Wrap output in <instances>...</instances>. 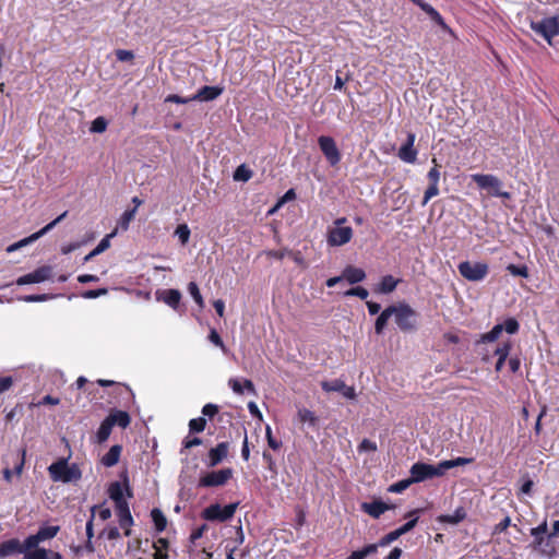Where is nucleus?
I'll list each match as a JSON object with an SVG mask.
<instances>
[{"instance_id":"nucleus-35","label":"nucleus","mask_w":559,"mask_h":559,"mask_svg":"<svg viewBox=\"0 0 559 559\" xmlns=\"http://www.w3.org/2000/svg\"><path fill=\"white\" fill-rule=\"evenodd\" d=\"M473 462H474V457L459 456V457H456L454 460L441 461L440 465H441L442 473L444 474L445 471H448L450 468H453V467H456V466H464V465L471 464Z\"/></svg>"},{"instance_id":"nucleus-16","label":"nucleus","mask_w":559,"mask_h":559,"mask_svg":"<svg viewBox=\"0 0 559 559\" xmlns=\"http://www.w3.org/2000/svg\"><path fill=\"white\" fill-rule=\"evenodd\" d=\"M52 274V267L50 265H43L37 267L35 271L27 273L23 276H20L16 280V285H28V284H36L41 283L51 277Z\"/></svg>"},{"instance_id":"nucleus-26","label":"nucleus","mask_w":559,"mask_h":559,"mask_svg":"<svg viewBox=\"0 0 559 559\" xmlns=\"http://www.w3.org/2000/svg\"><path fill=\"white\" fill-rule=\"evenodd\" d=\"M106 419L109 420L112 427L118 426L122 429H126L131 423L129 413L120 409H111Z\"/></svg>"},{"instance_id":"nucleus-49","label":"nucleus","mask_w":559,"mask_h":559,"mask_svg":"<svg viewBox=\"0 0 559 559\" xmlns=\"http://www.w3.org/2000/svg\"><path fill=\"white\" fill-rule=\"evenodd\" d=\"M107 120L104 117H97L93 120L91 131L95 133H102L107 129Z\"/></svg>"},{"instance_id":"nucleus-19","label":"nucleus","mask_w":559,"mask_h":559,"mask_svg":"<svg viewBox=\"0 0 559 559\" xmlns=\"http://www.w3.org/2000/svg\"><path fill=\"white\" fill-rule=\"evenodd\" d=\"M115 507L120 527L124 530L126 536H130V527L133 525V518L131 515L128 501L115 504Z\"/></svg>"},{"instance_id":"nucleus-23","label":"nucleus","mask_w":559,"mask_h":559,"mask_svg":"<svg viewBox=\"0 0 559 559\" xmlns=\"http://www.w3.org/2000/svg\"><path fill=\"white\" fill-rule=\"evenodd\" d=\"M224 88L219 86H202L197 94L191 96V99L200 102H211L222 95Z\"/></svg>"},{"instance_id":"nucleus-30","label":"nucleus","mask_w":559,"mask_h":559,"mask_svg":"<svg viewBox=\"0 0 559 559\" xmlns=\"http://www.w3.org/2000/svg\"><path fill=\"white\" fill-rule=\"evenodd\" d=\"M122 452V445L115 444L109 451L102 457V464L106 467L115 466L119 460Z\"/></svg>"},{"instance_id":"nucleus-5","label":"nucleus","mask_w":559,"mask_h":559,"mask_svg":"<svg viewBox=\"0 0 559 559\" xmlns=\"http://www.w3.org/2000/svg\"><path fill=\"white\" fill-rule=\"evenodd\" d=\"M346 222V217H338L334 226L328 229L326 242L330 247H342L352 240L354 230L350 226H343Z\"/></svg>"},{"instance_id":"nucleus-3","label":"nucleus","mask_w":559,"mask_h":559,"mask_svg":"<svg viewBox=\"0 0 559 559\" xmlns=\"http://www.w3.org/2000/svg\"><path fill=\"white\" fill-rule=\"evenodd\" d=\"M26 461V447L23 445L16 450H10L3 455L2 462L4 468L2 471L3 479L11 484L13 476L21 477L24 472Z\"/></svg>"},{"instance_id":"nucleus-36","label":"nucleus","mask_w":559,"mask_h":559,"mask_svg":"<svg viewBox=\"0 0 559 559\" xmlns=\"http://www.w3.org/2000/svg\"><path fill=\"white\" fill-rule=\"evenodd\" d=\"M512 347V342L510 340H507L497 345L492 355L496 356L497 359L507 360L510 356Z\"/></svg>"},{"instance_id":"nucleus-52","label":"nucleus","mask_w":559,"mask_h":559,"mask_svg":"<svg viewBox=\"0 0 559 559\" xmlns=\"http://www.w3.org/2000/svg\"><path fill=\"white\" fill-rule=\"evenodd\" d=\"M511 526L510 516L503 518L498 524L493 526L492 535H497L506 532Z\"/></svg>"},{"instance_id":"nucleus-21","label":"nucleus","mask_w":559,"mask_h":559,"mask_svg":"<svg viewBox=\"0 0 559 559\" xmlns=\"http://www.w3.org/2000/svg\"><path fill=\"white\" fill-rule=\"evenodd\" d=\"M155 297L157 301H163L174 310H177L181 300V293L178 289H157Z\"/></svg>"},{"instance_id":"nucleus-8","label":"nucleus","mask_w":559,"mask_h":559,"mask_svg":"<svg viewBox=\"0 0 559 559\" xmlns=\"http://www.w3.org/2000/svg\"><path fill=\"white\" fill-rule=\"evenodd\" d=\"M531 28L549 44L559 35V15L544 17L540 21H531Z\"/></svg>"},{"instance_id":"nucleus-45","label":"nucleus","mask_w":559,"mask_h":559,"mask_svg":"<svg viewBox=\"0 0 559 559\" xmlns=\"http://www.w3.org/2000/svg\"><path fill=\"white\" fill-rule=\"evenodd\" d=\"M136 209L127 210L120 217L119 226L122 230H127L129 228L130 222L134 218Z\"/></svg>"},{"instance_id":"nucleus-31","label":"nucleus","mask_w":559,"mask_h":559,"mask_svg":"<svg viewBox=\"0 0 559 559\" xmlns=\"http://www.w3.org/2000/svg\"><path fill=\"white\" fill-rule=\"evenodd\" d=\"M394 310L395 306L391 305L386 307L377 318L374 323V331L378 335L383 333V330L385 329L389 319L393 316Z\"/></svg>"},{"instance_id":"nucleus-47","label":"nucleus","mask_w":559,"mask_h":559,"mask_svg":"<svg viewBox=\"0 0 559 559\" xmlns=\"http://www.w3.org/2000/svg\"><path fill=\"white\" fill-rule=\"evenodd\" d=\"M368 290L362 286L353 287L344 293V296L346 297L356 296L362 300H365L368 297Z\"/></svg>"},{"instance_id":"nucleus-37","label":"nucleus","mask_w":559,"mask_h":559,"mask_svg":"<svg viewBox=\"0 0 559 559\" xmlns=\"http://www.w3.org/2000/svg\"><path fill=\"white\" fill-rule=\"evenodd\" d=\"M111 424L105 418L96 432V442L99 444L106 442L111 433Z\"/></svg>"},{"instance_id":"nucleus-13","label":"nucleus","mask_w":559,"mask_h":559,"mask_svg":"<svg viewBox=\"0 0 559 559\" xmlns=\"http://www.w3.org/2000/svg\"><path fill=\"white\" fill-rule=\"evenodd\" d=\"M319 147L331 166H335L341 162L342 155L335 140L329 135H321L318 139Z\"/></svg>"},{"instance_id":"nucleus-12","label":"nucleus","mask_w":559,"mask_h":559,"mask_svg":"<svg viewBox=\"0 0 559 559\" xmlns=\"http://www.w3.org/2000/svg\"><path fill=\"white\" fill-rule=\"evenodd\" d=\"M233 477L231 468H223L213 471L201 476L199 479V487H218L224 486Z\"/></svg>"},{"instance_id":"nucleus-34","label":"nucleus","mask_w":559,"mask_h":559,"mask_svg":"<svg viewBox=\"0 0 559 559\" xmlns=\"http://www.w3.org/2000/svg\"><path fill=\"white\" fill-rule=\"evenodd\" d=\"M151 518H152V521L154 523V527H155V531L157 533H162L166 530L167 527V519L165 516V514L163 513V511L158 508H154L152 511H151Z\"/></svg>"},{"instance_id":"nucleus-39","label":"nucleus","mask_w":559,"mask_h":559,"mask_svg":"<svg viewBox=\"0 0 559 559\" xmlns=\"http://www.w3.org/2000/svg\"><path fill=\"white\" fill-rule=\"evenodd\" d=\"M168 547H169V540L167 538H164V537L157 538V540H155L153 543V548L155 549V552L153 555L154 559H157V554L165 555L166 559H168V552H167Z\"/></svg>"},{"instance_id":"nucleus-57","label":"nucleus","mask_w":559,"mask_h":559,"mask_svg":"<svg viewBox=\"0 0 559 559\" xmlns=\"http://www.w3.org/2000/svg\"><path fill=\"white\" fill-rule=\"evenodd\" d=\"M165 102L166 103H175V104H188L190 102H193V99H191V96L190 97H182V96H179L177 94H169L165 98Z\"/></svg>"},{"instance_id":"nucleus-10","label":"nucleus","mask_w":559,"mask_h":559,"mask_svg":"<svg viewBox=\"0 0 559 559\" xmlns=\"http://www.w3.org/2000/svg\"><path fill=\"white\" fill-rule=\"evenodd\" d=\"M457 270L461 276L471 282L483 281L489 273V266L485 262L463 261L457 265Z\"/></svg>"},{"instance_id":"nucleus-44","label":"nucleus","mask_w":559,"mask_h":559,"mask_svg":"<svg viewBox=\"0 0 559 559\" xmlns=\"http://www.w3.org/2000/svg\"><path fill=\"white\" fill-rule=\"evenodd\" d=\"M507 271L514 276H521L524 278H527L530 275L528 267L525 264H522V265L509 264L507 266Z\"/></svg>"},{"instance_id":"nucleus-9","label":"nucleus","mask_w":559,"mask_h":559,"mask_svg":"<svg viewBox=\"0 0 559 559\" xmlns=\"http://www.w3.org/2000/svg\"><path fill=\"white\" fill-rule=\"evenodd\" d=\"M238 506L239 502H235L222 508L218 503H214L205 508L202 511L201 516L206 521L226 522L234 516Z\"/></svg>"},{"instance_id":"nucleus-61","label":"nucleus","mask_w":559,"mask_h":559,"mask_svg":"<svg viewBox=\"0 0 559 559\" xmlns=\"http://www.w3.org/2000/svg\"><path fill=\"white\" fill-rule=\"evenodd\" d=\"M228 385L231 388V390L239 395L243 394V388L242 382L236 378H231L228 381Z\"/></svg>"},{"instance_id":"nucleus-1","label":"nucleus","mask_w":559,"mask_h":559,"mask_svg":"<svg viewBox=\"0 0 559 559\" xmlns=\"http://www.w3.org/2000/svg\"><path fill=\"white\" fill-rule=\"evenodd\" d=\"M59 532V525L40 526L36 534L27 536L23 543L24 559H48V550L38 547V545L52 539Z\"/></svg>"},{"instance_id":"nucleus-43","label":"nucleus","mask_w":559,"mask_h":559,"mask_svg":"<svg viewBox=\"0 0 559 559\" xmlns=\"http://www.w3.org/2000/svg\"><path fill=\"white\" fill-rule=\"evenodd\" d=\"M190 234L191 231L187 224L178 225L175 230V235L178 237L181 245H186L189 241Z\"/></svg>"},{"instance_id":"nucleus-2","label":"nucleus","mask_w":559,"mask_h":559,"mask_svg":"<svg viewBox=\"0 0 559 559\" xmlns=\"http://www.w3.org/2000/svg\"><path fill=\"white\" fill-rule=\"evenodd\" d=\"M520 330V323L515 318H508L503 321V323H498L493 325V328L479 336V338L475 342L476 352L480 355L481 360L484 362H488L491 358L490 353L483 348L481 346L487 343L496 342L501 333L506 331L508 334H516Z\"/></svg>"},{"instance_id":"nucleus-24","label":"nucleus","mask_w":559,"mask_h":559,"mask_svg":"<svg viewBox=\"0 0 559 559\" xmlns=\"http://www.w3.org/2000/svg\"><path fill=\"white\" fill-rule=\"evenodd\" d=\"M24 546L17 538H11L0 544V559L17 554L24 555Z\"/></svg>"},{"instance_id":"nucleus-58","label":"nucleus","mask_w":559,"mask_h":559,"mask_svg":"<svg viewBox=\"0 0 559 559\" xmlns=\"http://www.w3.org/2000/svg\"><path fill=\"white\" fill-rule=\"evenodd\" d=\"M120 477H121L122 483H123V493L126 492L127 497L132 498L133 497V490H132V488L130 486V480H129L128 472L124 471L123 473H121Z\"/></svg>"},{"instance_id":"nucleus-40","label":"nucleus","mask_w":559,"mask_h":559,"mask_svg":"<svg viewBox=\"0 0 559 559\" xmlns=\"http://www.w3.org/2000/svg\"><path fill=\"white\" fill-rule=\"evenodd\" d=\"M206 427V419L204 417L192 418L189 421V431L191 433H200L204 431Z\"/></svg>"},{"instance_id":"nucleus-60","label":"nucleus","mask_w":559,"mask_h":559,"mask_svg":"<svg viewBox=\"0 0 559 559\" xmlns=\"http://www.w3.org/2000/svg\"><path fill=\"white\" fill-rule=\"evenodd\" d=\"M114 234L107 235L104 237L99 243L94 248V250L100 254L105 250H107L110 247V237H112Z\"/></svg>"},{"instance_id":"nucleus-25","label":"nucleus","mask_w":559,"mask_h":559,"mask_svg":"<svg viewBox=\"0 0 559 559\" xmlns=\"http://www.w3.org/2000/svg\"><path fill=\"white\" fill-rule=\"evenodd\" d=\"M361 509L364 512L369 514L370 516L378 519L380 518L385 511L390 510L391 507L381 501V500H374L372 502H365L361 504Z\"/></svg>"},{"instance_id":"nucleus-55","label":"nucleus","mask_w":559,"mask_h":559,"mask_svg":"<svg viewBox=\"0 0 559 559\" xmlns=\"http://www.w3.org/2000/svg\"><path fill=\"white\" fill-rule=\"evenodd\" d=\"M530 533L533 537H537L538 535L547 536L549 534L547 521L544 520L538 526L532 527Z\"/></svg>"},{"instance_id":"nucleus-50","label":"nucleus","mask_w":559,"mask_h":559,"mask_svg":"<svg viewBox=\"0 0 559 559\" xmlns=\"http://www.w3.org/2000/svg\"><path fill=\"white\" fill-rule=\"evenodd\" d=\"M107 293H108L107 288H97V289L85 290L81 294V296L85 299H95L100 296L107 295Z\"/></svg>"},{"instance_id":"nucleus-4","label":"nucleus","mask_w":559,"mask_h":559,"mask_svg":"<svg viewBox=\"0 0 559 559\" xmlns=\"http://www.w3.org/2000/svg\"><path fill=\"white\" fill-rule=\"evenodd\" d=\"M48 473L52 481L71 483L82 478V471L79 465H69L68 459L61 457L48 466Z\"/></svg>"},{"instance_id":"nucleus-38","label":"nucleus","mask_w":559,"mask_h":559,"mask_svg":"<svg viewBox=\"0 0 559 559\" xmlns=\"http://www.w3.org/2000/svg\"><path fill=\"white\" fill-rule=\"evenodd\" d=\"M253 173L252 170L247 167L245 164L238 166L236 170L234 171L233 178L235 181H248L251 179Z\"/></svg>"},{"instance_id":"nucleus-15","label":"nucleus","mask_w":559,"mask_h":559,"mask_svg":"<svg viewBox=\"0 0 559 559\" xmlns=\"http://www.w3.org/2000/svg\"><path fill=\"white\" fill-rule=\"evenodd\" d=\"M530 547L538 552L540 556L547 558H554L557 555L554 537H550V533L547 536L533 537Z\"/></svg>"},{"instance_id":"nucleus-63","label":"nucleus","mask_w":559,"mask_h":559,"mask_svg":"<svg viewBox=\"0 0 559 559\" xmlns=\"http://www.w3.org/2000/svg\"><path fill=\"white\" fill-rule=\"evenodd\" d=\"M288 253H289L288 249L266 251V255L267 257L274 258V259H277V260L284 259L286 255H288Z\"/></svg>"},{"instance_id":"nucleus-29","label":"nucleus","mask_w":559,"mask_h":559,"mask_svg":"<svg viewBox=\"0 0 559 559\" xmlns=\"http://www.w3.org/2000/svg\"><path fill=\"white\" fill-rule=\"evenodd\" d=\"M466 511L463 507L455 509L453 514H441L437 518L439 523L456 525L466 519Z\"/></svg>"},{"instance_id":"nucleus-6","label":"nucleus","mask_w":559,"mask_h":559,"mask_svg":"<svg viewBox=\"0 0 559 559\" xmlns=\"http://www.w3.org/2000/svg\"><path fill=\"white\" fill-rule=\"evenodd\" d=\"M393 312L394 321L402 332H413L417 329L418 313L406 302H400Z\"/></svg>"},{"instance_id":"nucleus-64","label":"nucleus","mask_w":559,"mask_h":559,"mask_svg":"<svg viewBox=\"0 0 559 559\" xmlns=\"http://www.w3.org/2000/svg\"><path fill=\"white\" fill-rule=\"evenodd\" d=\"M202 444V439H200L199 437H194V438H186L183 441H182V445L185 449H191L193 447H198V445H201Z\"/></svg>"},{"instance_id":"nucleus-18","label":"nucleus","mask_w":559,"mask_h":559,"mask_svg":"<svg viewBox=\"0 0 559 559\" xmlns=\"http://www.w3.org/2000/svg\"><path fill=\"white\" fill-rule=\"evenodd\" d=\"M321 388L325 392H340L344 397L348 400H354L356 397L355 388L346 385L345 382L341 379L323 381L321 383Z\"/></svg>"},{"instance_id":"nucleus-32","label":"nucleus","mask_w":559,"mask_h":559,"mask_svg":"<svg viewBox=\"0 0 559 559\" xmlns=\"http://www.w3.org/2000/svg\"><path fill=\"white\" fill-rule=\"evenodd\" d=\"M108 496L115 504L127 502L123 495V483L112 481L108 487Z\"/></svg>"},{"instance_id":"nucleus-22","label":"nucleus","mask_w":559,"mask_h":559,"mask_svg":"<svg viewBox=\"0 0 559 559\" xmlns=\"http://www.w3.org/2000/svg\"><path fill=\"white\" fill-rule=\"evenodd\" d=\"M68 215V211H64L62 214H60L57 218H55L52 222H50L49 224H47L45 227H43L41 229H39L38 231L32 234L31 236L26 237V238H23L21 240H19V243L22 247H25L34 241H36L37 239H39L40 237H43L44 235H46L48 231H50L57 224H59L62 219L66 218V216Z\"/></svg>"},{"instance_id":"nucleus-33","label":"nucleus","mask_w":559,"mask_h":559,"mask_svg":"<svg viewBox=\"0 0 559 559\" xmlns=\"http://www.w3.org/2000/svg\"><path fill=\"white\" fill-rule=\"evenodd\" d=\"M420 512L419 509H415V510H412L409 511L405 516L406 518H412L409 521H407L405 524H403L402 526L397 527L395 531L396 533L399 534V536L401 537L402 535L411 532L416 525H417V522H418V513Z\"/></svg>"},{"instance_id":"nucleus-54","label":"nucleus","mask_w":559,"mask_h":559,"mask_svg":"<svg viewBox=\"0 0 559 559\" xmlns=\"http://www.w3.org/2000/svg\"><path fill=\"white\" fill-rule=\"evenodd\" d=\"M508 367L511 373H518L521 369V359L519 355L509 356L507 359Z\"/></svg>"},{"instance_id":"nucleus-17","label":"nucleus","mask_w":559,"mask_h":559,"mask_svg":"<svg viewBox=\"0 0 559 559\" xmlns=\"http://www.w3.org/2000/svg\"><path fill=\"white\" fill-rule=\"evenodd\" d=\"M416 135L413 132L407 133L405 143H403L399 150L397 156L401 160L414 164L417 160V150L414 147Z\"/></svg>"},{"instance_id":"nucleus-7","label":"nucleus","mask_w":559,"mask_h":559,"mask_svg":"<svg viewBox=\"0 0 559 559\" xmlns=\"http://www.w3.org/2000/svg\"><path fill=\"white\" fill-rule=\"evenodd\" d=\"M472 180L477 185L479 189L488 190L489 194L492 197H498L502 199L511 198L510 192L501 190L502 182L498 177L493 175L474 174L472 175Z\"/></svg>"},{"instance_id":"nucleus-14","label":"nucleus","mask_w":559,"mask_h":559,"mask_svg":"<svg viewBox=\"0 0 559 559\" xmlns=\"http://www.w3.org/2000/svg\"><path fill=\"white\" fill-rule=\"evenodd\" d=\"M433 167L427 174V179L429 181V186L427 187L424 198L421 201V205L425 206L432 198L439 194V180H440V165L437 162V158H432Z\"/></svg>"},{"instance_id":"nucleus-62","label":"nucleus","mask_w":559,"mask_h":559,"mask_svg":"<svg viewBox=\"0 0 559 559\" xmlns=\"http://www.w3.org/2000/svg\"><path fill=\"white\" fill-rule=\"evenodd\" d=\"M288 255L293 259V261H294L296 264H298V265H300V266H302V267H306V266H307V265H306V260H305V258L302 257V254H301V252H300V251H292V250H289Z\"/></svg>"},{"instance_id":"nucleus-46","label":"nucleus","mask_w":559,"mask_h":559,"mask_svg":"<svg viewBox=\"0 0 559 559\" xmlns=\"http://www.w3.org/2000/svg\"><path fill=\"white\" fill-rule=\"evenodd\" d=\"M413 484L412 479L411 478H407V479H403V480H400L395 484H392L390 487H389V491L390 492H394V493H401L403 492L404 490H406L411 485Z\"/></svg>"},{"instance_id":"nucleus-53","label":"nucleus","mask_w":559,"mask_h":559,"mask_svg":"<svg viewBox=\"0 0 559 559\" xmlns=\"http://www.w3.org/2000/svg\"><path fill=\"white\" fill-rule=\"evenodd\" d=\"M219 412V407L216 404L207 403L202 407V417H209L212 419Z\"/></svg>"},{"instance_id":"nucleus-41","label":"nucleus","mask_w":559,"mask_h":559,"mask_svg":"<svg viewBox=\"0 0 559 559\" xmlns=\"http://www.w3.org/2000/svg\"><path fill=\"white\" fill-rule=\"evenodd\" d=\"M298 417L300 423H309L312 426H314L318 423V417L316 416V414L307 408L299 409Z\"/></svg>"},{"instance_id":"nucleus-56","label":"nucleus","mask_w":559,"mask_h":559,"mask_svg":"<svg viewBox=\"0 0 559 559\" xmlns=\"http://www.w3.org/2000/svg\"><path fill=\"white\" fill-rule=\"evenodd\" d=\"M397 538H400L399 534L396 533V531H391L390 533L385 534L384 536H382L379 540H378V545H380L381 547H385L388 545H390L391 543H393L394 540H396Z\"/></svg>"},{"instance_id":"nucleus-11","label":"nucleus","mask_w":559,"mask_h":559,"mask_svg":"<svg viewBox=\"0 0 559 559\" xmlns=\"http://www.w3.org/2000/svg\"><path fill=\"white\" fill-rule=\"evenodd\" d=\"M409 473V478L413 484L443 475L440 463L437 466H433L427 463L417 462L412 465Z\"/></svg>"},{"instance_id":"nucleus-27","label":"nucleus","mask_w":559,"mask_h":559,"mask_svg":"<svg viewBox=\"0 0 559 559\" xmlns=\"http://www.w3.org/2000/svg\"><path fill=\"white\" fill-rule=\"evenodd\" d=\"M401 278H394L392 275H384L374 288L378 294H390L395 290L401 283Z\"/></svg>"},{"instance_id":"nucleus-48","label":"nucleus","mask_w":559,"mask_h":559,"mask_svg":"<svg viewBox=\"0 0 559 559\" xmlns=\"http://www.w3.org/2000/svg\"><path fill=\"white\" fill-rule=\"evenodd\" d=\"M209 341L213 343L215 346H218L224 353H227V348L215 329H211L209 333Z\"/></svg>"},{"instance_id":"nucleus-20","label":"nucleus","mask_w":559,"mask_h":559,"mask_svg":"<svg viewBox=\"0 0 559 559\" xmlns=\"http://www.w3.org/2000/svg\"><path fill=\"white\" fill-rule=\"evenodd\" d=\"M229 452V443L228 442H219L216 447L210 449L207 453L209 462L206 465L209 467H214L223 462Z\"/></svg>"},{"instance_id":"nucleus-28","label":"nucleus","mask_w":559,"mask_h":559,"mask_svg":"<svg viewBox=\"0 0 559 559\" xmlns=\"http://www.w3.org/2000/svg\"><path fill=\"white\" fill-rule=\"evenodd\" d=\"M342 277L349 284H357L366 278V272L360 267L347 265L342 272Z\"/></svg>"},{"instance_id":"nucleus-59","label":"nucleus","mask_w":559,"mask_h":559,"mask_svg":"<svg viewBox=\"0 0 559 559\" xmlns=\"http://www.w3.org/2000/svg\"><path fill=\"white\" fill-rule=\"evenodd\" d=\"M262 457L266 464L267 469L272 473H276V463H275L272 454L267 451H264L262 454Z\"/></svg>"},{"instance_id":"nucleus-42","label":"nucleus","mask_w":559,"mask_h":559,"mask_svg":"<svg viewBox=\"0 0 559 559\" xmlns=\"http://www.w3.org/2000/svg\"><path fill=\"white\" fill-rule=\"evenodd\" d=\"M188 290L190 293V295L192 296L193 300L195 301V304L200 307V308H203L204 307V300H203V297L200 293V289L197 285L195 282H190L189 285H188Z\"/></svg>"},{"instance_id":"nucleus-51","label":"nucleus","mask_w":559,"mask_h":559,"mask_svg":"<svg viewBox=\"0 0 559 559\" xmlns=\"http://www.w3.org/2000/svg\"><path fill=\"white\" fill-rule=\"evenodd\" d=\"M115 55L117 60L121 62H130L134 59V53L132 50L117 49Z\"/></svg>"}]
</instances>
